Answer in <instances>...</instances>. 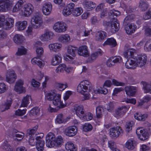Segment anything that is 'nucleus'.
<instances>
[{"instance_id": "nucleus-1", "label": "nucleus", "mask_w": 151, "mask_h": 151, "mask_svg": "<svg viewBox=\"0 0 151 151\" xmlns=\"http://www.w3.org/2000/svg\"><path fill=\"white\" fill-rule=\"evenodd\" d=\"M12 0H0V12H6L10 9L13 5ZM14 19L12 17L4 14L0 15V28L9 29L14 25Z\"/></svg>"}, {"instance_id": "nucleus-2", "label": "nucleus", "mask_w": 151, "mask_h": 151, "mask_svg": "<svg viewBox=\"0 0 151 151\" xmlns=\"http://www.w3.org/2000/svg\"><path fill=\"white\" fill-rule=\"evenodd\" d=\"M147 57L145 54L139 55L134 58L128 60L125 63L126 68L127 69H134L137 67H141L146 63Z\"/></svg>"}, {"instance_id": "nucleus-3", "label": "nucleus", "mask_w": 151, "mask_h": 151, "mask_svg": "<svg viewBox=\"0 0 151 151\" xmlns=\"http://www.w3.org/2000/svg\"><path fill=\"white\" fill-rule=\"evenodd\" d=\"M91 85L90 82L88 81L83 80L81 81L78 85L77 91L83 96L84 100L88 99L91 95L90 92V87Z\"/></svg>"}, {"instance_id": "nucleus-4", "label": "nucleus", "mask_w": 151, "mask_h": 151, "mask_svg": "<svg viewBox=\"0 0 151 151\" xmlns=\"http://www.w3.org/2000/svg\"><path fill=\"white\" fill-rule=\"evenodd\" d=\"M76 48L71 45L67 48V54L64 56V60L70 63L75 64L76 62Z\"/></svg>"}, {"instance_id": "nucleus-5", "label": "nucleus", "mask_w": 151, "mask_h": 151, "mask_svg": "<svg viewBox=\"0 0 151 151\" xmlns=\"http://www.w3.org/2000/svg\"><path fill=\"white\" fill-rule=\"evenodd\" d=\"M103 24L104 26L107 27L109 32L112 34L116 33L119 29V23L116 19L114 18L109 22H104Z\"/></svg>"}, {"instance_id": "nucleus-6", "label": "nucleus", "mask_w": 151, "mask_h": 151, "mask_svg": "<svg viewBox=\"0 0 151 151\" xmlns=\"http://www.w3.org/2000/svg\"><path fill=\"white\" fill-rule=\"evenodd\" d=\"M34 7L30 4H25L22 9L19 12V14L22 16L25 17H29L33 11Z\"/></svg>"}, {"instance_id": "nucleus-7", "label": "nucleus", "mask_w": 151, "mask_h": 151, "mask_svg": "<svg viewBox=\"0 0 151 151\" xmlns=\"http://www.w3.org/2000/svg\"><path fill=\"white\" fill-rule=\"evenodd\" d=\"M66 24L63 22H57L55 23L53 27V30L58 33L65 32L67 29Z\"/></svg>"}, {"instance_id": "nucleus-8", "label": "nucleus", "mask_w": 151, "mask_h": 151, "mask_svg": "<svg viewBox=\"0 0 151 151\" xmlns=\"http://www.w3.org/2000/svg\"><path fill=\"white\" fill-rule=\"evenodd\" d=\"M61 95L58 93L52 101L53 105L59 109L63 108L66 106V104H64L61 100Z\"/></svg>"}, {"instance_id": "nucleus-9", "label": "nucleus", "mask_w": 151, "mask_h": 151, "mask_svg": "<svg viewBox=\"0 0 151 151\" xmlns=\"http://www.w3.org/2000/svg\"><path fill=\"white\" fill-rule=\"evenodd\" d=\"M136 132L138 138L142 141L145 140L149 137L148 133L142 128H138Z\"/></svg>"}, {"instance_id": "nucleus-10", "label": "nucleus", "mask_w": 151, "mask_h": 151, "mask_svg": "<svg viewBox=\"0 0 151 151\" xmlns=\"http://www.w3.org/2000/svg\"><path fill=\"white\" fill-rule=\"evenodd\" d=\"M5 76L6 81L10 83H14L17 78L15 71L11 69H9L7 71Z\"/></svg>"}, {"instance_id": "nucleus-11", "label": "nucleus", "mask_w": 151, "mask_h": 151, "mask_svg": "<svg viewBox=\"0 0 151 151\" xmlns=\"http://www.w3.org/2000/svg\"><path fill=\"white\" fill-rule=\"evenodd\" d=\"M129 108V106H122L118 107L115 111L114 116L117 118L123 116L128 110Z\"/></svg>"}, {"instance_id": "nucleus-12", "label": "nucleus", "mask_w": 151, "mask_h": 151, "mask_svg": "<svg viewBox=\"0 0 151 151\" xmlns=\"http://www.w3.org/2000/svg\"><path fill=\"white\" fill-rule=\"evenodd\" d=\"M55 138V136L54 133L52 132H49L45 138L46 146L49 148L54 147L53 142Z\"/></svg>"}, {"instance_id": "nucleus-13", "label": "nucleus", "mask_w": 151, "mask_h": 151, "mask_svg": "<svg viewBox=\"0 0 151 151\" xmlns=\"http://www.w3.org/2000/svg\"><path fill=\"white\" fill-rule=\"evenodd\" d=\"M42 19L39 15H35L31 19V23L34 28H37L40 27L42 25Z\"/></svg>"}, {"instance_id": "nucleus-14", "label": "nucleus", "mask_w": 151, "mask_h": 151, "mask_svg": "<svg viewBox=\"0 0 151 151\" xmlns=\"http://www.w3.org/2000/svg\"><path fill=\"white\" fill-rule=\"evenodd\" d=\"M78 129L76 127L74 126H70L65 129L64 133L66 135L71 137L75 135Z\"/></svg>"}, {"instance_id": "nucleus-15", "label": "nucleus", "mask_w": 151, "mask_h": 151, "mask_svg": "<svg viewBox=\"0 0 151 151\" xmlns=\"http://www.w3.org/2000/svg\"><path fill=\"white\" fill-rule=\"evenodd\" d=\"M122 132L121 128L119 127L112 128L110 129L109 134L112 138H116L119 137L121 133Z\"/></svg>"}, {"instance_id": "nucleus-16", "label": "nucleus", "mask_w": 151, "mask_h": 151, "mask_svg": "<svg viewBox=\"0 0 151 151\" xmlns=\"http://www.w3.org/2000/svg\"><path fill=\"white\" fill-rule=\"evenodd\" d=\"M83 8L87 11H91L93 10L96 6L95 3L89 0H85L83 2Z\"/></svg>"}, {"instance_id": "nucleus-17", "label": "nucleus", "mask_w": 151, "mask_h": 151, "mask_svg": "<svg viewBox=\"0 0 151 151\" xmlns=\"http://www.w3.org/2000/svg\"><path fill=\"white\" fill-rule=\"evenodd\" d=\"M77 116L81 119L84 115V110L83 106L82 105H75L73 108Z\"/></svg>"}, {"instance_id": "nucleus-18", "label": "nucleus", "mask_w": 151, "mask_h": 151, "mask_svg": "<svg viewBox=\"0 0 151 151\" xmlns=\"http://www.w3.org/2000/svg\"><path fill=\"white\" fill-rule=\"evenodd\" d=\"M24 82L21 79L18 80L16 82L14 88V90L19 93L25 92V88L23 86Z\"/></svg>"}, {"instance_id": "nucleus-19", "label": "nucleus", "mask_w": 151, "mask_h": 151, "mask_svg": "<svg viewBox=\"0 0 151 151\" xmlns=\"http://www.w3.org/2000/svg\"><path fill=\"white\" fill-rule=\"evenodd\" d=\"M77 52L79 55L84 57H87L89 55L88 47L86 45L79 47L77 50Z\"/></svg>"}, {"instance_id": "nucleus-20", "label": "nucleus", "mask_w": 151, "mask_h": 151, "mask_svg": "<svg viewBox=\"0 0 151 151\" xmlns=\"http://www.w3.org/2000/svg\"><path fill=\"white\" fill-rule=\"evenodd\" d=\"M52 6L50 3H46L44 4L42 7V12L45 15L50 14L52 10Z\"/></svg>"}, {"instance_id": "nucleus-21", "label": "nucleus", "mask_w": 151, "mask_h": 151, "mask_svg": "<svg viewBox=\"0 0 151 151\" xmlns=\"http://www.w3.org/2000/svg\"><path fill=\"white\" fill-rule=\"evenodd\" d=\"M48 47L51 52H58L61 50L62 45L58 42L51 43L48 45Z\"/></svg>"}, {"instance_id": "nucleus-22", "label": "nucleus", "mask_w": 151, "mask_h": 151, "mask_svg": "<svg viewBox=\"0 0 151 151\" xmlns=\"http://www.w3.org/2000/svg\"><path fill=\"white\" fill-rule=\"evenodd\" d=\"M137 91L136 87L129 86L125 87V91L126 94L129 96H134Z\"/></svg>"}, {"instance_id": "nucleus-23", "label": "nucleus", "mask_w": 151, "mask_h": 151, "mask_svg": "<svg viewBox=\"0 0 151 151\" xmlns=\"http://www.w3.org/2000/svg\"><path fill=\"white\" fill-rule=\"evenodd\" d=\"M31 61L32 65H37L40 68H42L45 64L44 61L37 57L33 58L31 60Z\"/></svg>"}, {"instance_id": "nucleus-24", "label": "nucleus", "mask_w": 151, "mask_h": 151, "mask_svg": "<svg viewBox=\"0 0 151 151\" xmlns=\"http://www.w3.org/2000/svg\"><path fill=\"white\" fill-rule=\"evenodd\" d=\"M27 25V22L26 21H19L15 23V26L19 31H22L26 29Z\"/></svg>"}, {"instance_id": "nucleus-25", "label": "nucleus", "mask_w": 151, "mask_h": 151, "mask_svg": "<svg viewBox=\"0 0 151 151\" xmlns=\"http://www.w3.org/2000/svg\"><path fill=\"white\" fill-rule=\"evenodd\" d=\"M137 145L136 142L132 139H128L125 143V147L129 150H133L135 148Z\"/></svg>"}, {"instance_id": "nucleus-26", "label": "nucleus", "mask_w": 151, "mask_h": 151, "mask_svg": "<svg viewBox=\"0 0 151 151\" xmlns=\"http://www.w3.org/2000/svg\"><path fill=\"white\" fill-rule=\"evenodd\" d=\"M70 119V116L64 117L63 114H59L57 116L55 122L58 124L65 123Z\"/></svg>"}, {"instance_id": "nucleus-27", "label": "nucleus", "mask_w": 151, "mask_h": 151, "mask_svg": "<svg viewBox=\"0 0 151 151\" xmlns=\"http://www.w3.org/2000/svg\"><path fill=\"white\" fill-rule=\"evenodd\" d=\"M57 94L55 90H51L46 92L45 94V99L50 101H52Z\"/></svg>"}, {"instance_id": "nucleus-28", "label": "nucleus", "mask_w": 151, "mask_h": 151, "mask_svg": "<svg viewBox=\"0 0 151 151\" xmlns=\"http://www.w3.org/2000/svg\"><path fill=\"white\" fill-rule=\"evenodd\" d=\"M106 37V33L104 31H101L97 33L95 37V39L96 41L102 42L105 39Z\"/></svg>"}, {"instance_id": "nucleus-29", "label": "nucleus", "mask_w": 151, "mask_h": 151, "mask_svg": "<svg viewBox=\"0 0 151 151\" xmlns=\"http://www.w3.org/2000/svg\"><path fill=\"white\" fill-rule=\"evenodd\" d=\"M134 118L139 121H145L148 117L147 113L142 114L140 112H137L134 114Z\"/></svg>"}, {"instance_id": "nucleus-30", "label": "nucleus", "mask_w": 151, "mask_h": 151, "mask_svg": "<svg viewBox=\"0 0 151 151\" xmlns=\"http://www.w3.org/2000/svg\"><path fill=\"white\" fill-rule=\"evenodd\" d=\"M62 60V58L60 54H55L52 59V64L54 66L57 65L61 62Z\"/></svg>"}, {"instance_id": "nucleus-31", "label": "nucleus", "mask_w": 151, "mask_h": 151, "mask_svg": "<svg viewBox=\"0 0 151 151\" xmlns=\"http://www.w3.org/2000/svg\"><path fill=\"white\" fill-rule=\"evenodd\" d=\"M136 28L137 26L135 25L131 24L127 25L125 29L127 34L131 35L135 31Z\"/></svg>"}, {"instance_id": "nucleus-32", "label": "nucleus", "mask_w": 151, "mask_h": 151, "mask_svg": "<svg viewBox=\"0 0 151 151\" xmlns=\"http://www.w3.org/2000/svg\"><path fill=\"white\" fill-rule=\"evenodd\" d=\"M117 45L116 40L113 38H108L103 44V46L109 45L111 47H115Z\"/></svg>"}, {"instance_id": "nucleus-33", "label": "nucleus", "mask_w": 151, "mask_h": 151, "mask_svg": "<svg viewBox=\"0 0 151 151\" xmlns=\"http://www.w3.org/2000/svg\"><path fill=\"white\" fill-rule=\"evenodd\" d=\"M65 148L67 151H77L76 146L70 141L67 142L65 144Z\"/></svg>"}, {"instance_id": "nucleus-34", "label": "nucleus", "mask_w": 151, "mask_h": 151, "mask_svg": "<svg viewBox=\"0 0 151 151\" xmlns=\"http://www.w3.org/2000/svg\"><path fill=\"white\" fill-rule=\"evenodd\" d=\"M40 134L41 136L37 137L36 138V139H35L34 137L30 136V138L29 140V144L32 146H34L35 145L36 142L38 141V140L41 139L44 136V134L43 133H40Z\"/></svg>"}, {"instance_id": "nucleus-35", "label": "nucleus", "mask_w": 151, "mask_h": 151, "mask_svg": "<svg viewBox=\"0 0 151 151\" xmlns=\"http://www.w3.org/2000/svg\"><path fill=\"white\" fill-rule=\"evenodd\" d=\"M103 54V52L101 49H99L98 51L94 53H92L89 58L88 61L92 62L93 60H95L99 56Z\"/></svg>"}, {"instance_id": "nucleus-36", "label": "nucleus", "mask_w": 151, "mask_h": 151, "mask_svg": "<svg viewBox=\"0 0 151 151\" xmlns=\"http://www.w3.org/2000/svg\"><path fill=\"white\" fill-rule=\"evenodd\" d=\"M24 3L23 0H20L18 1L13 8L12 9L13 12H17L19 11H20L22 9V8Z\"/></svg>"}, {"instance_id": "nucleus-37", "label": "nucleus", "mask_w": 151, "mask_h": 151, "mask_svg": "<svg viewBox=\"0 0 151 151\" xmlns=\"http://www.w3.org/2000/svg\"><path fill=\"white\" fill-rule=\"evenodd\" d=\"M58 41L63 43H68L70 40V36L68 34L61 35L58 38Z\"/></svg>"}, {"instance_id": "nucleus-38", "label": "nucleus", "mask_w": 151, "mask_h": 151, "mask_svg": "<svg viewBox=\"0 0 151 151\" xmlns=\"http://www.w3.org/2000/svg\"><path fill=\"white\" fill-rule=\"evenodd\" d=\"M143 86V90L145 93H149L151 94V86L145 81H142L141 82Z\"/></svg>"}, {"instance_id": "nucleus-39", "label": "nucleus", "mask_w": 151, "mask_h": 151, "mask_svg": "<svg viewBox=\"0 0 151 151\" xmlns=\"http://www.w3.org/2000/svg\"><path fill=\"white\" fill-rule=\"evenodd\" d=\"M24 40V37L22 35L17 34L14 37V42L17 44L22 43Z\"/></svg>"}, {"instance_id": "nucleus-40", "label": "nucleus", "mask_w": 151, "mask_h": 151, "mask_svg": "<svg viewBox=\"0 0 151 151\" xmlns=\"http://www.w3.org/2000/svg\"><path fill=\"white\" fill-rule=\"evenodd\" d=\"M83 12V9L81 7L76 8L72 12V14L74 17L80 16Z\"/></svg>"}, {"instance_id": "nucleus-41", "label": "nucleus", "mask_w": 151, "mask_h": 151, "mask_svg": "<svg viewBox=\"0 0 151 151\" xmlns=\"http://www.w3.org/2000/svg\"><path fill=\"white\" fill-rule=\"evenodd\" d=\"M149 6L147 2L144 1L143 0H141L139 2V6L140 9L142 11H146Z\"/></svg>"}, {"instance_id": "nucleus-42", "label": "nucleus", "mask_w": 151, "mask_h": 151, "mask_svg": "<svg viewBox=\"0 0 151 151\" xmlns=\"http://www.w3.org/2000/svg\"><path fill=\"white\" fill-rule=\"evenodd\" d=\"M108 93V89L106 88H103L101 87L94 89L92 93L98 94L101 93L106 94Z\"/></svg>"}, {"instance_id": "nucleus-43", "label": "nucleus", "mask_w": 151, "mask_h": 151, "mask_svg": "<svg viewBox=\"0 0 151 151\" xmlns=\"http://www.w3.org/2000/svg\"><path fill=\"white\" fill-rule=\"evenodd\" d=\"M38 140L36 143V147L38 151H42L44 150L45 142L44 140Z\"/></svg>"}, {"instance_id": "nucleus-44", "label": "nucleus", "mask_w": 151, "mask_h": 151, "mask_svg": "<svg viewBox=\"0 0 151 151\" xmlns=\"http://www.w3.org/2000/svg\"><path fill=\"white\" fill-rule=\"evenodd\" d=\"M30 99V96L28 95L24 97L22 99L21 106L24 107L27 106L29 103Z\"/></svg>"}, {"instance_id": "nucleus-45", "label": "nucleus", "mask_w": 151, "mask_h": 151, "mask_svg": "<svg viewBox=\"0 0 151 151\" xmlns=\"http://www.w3.org/2000/svg\"><path fill=\"white\" fill-rule=\"evenodd\" d=\"M54 147L60 146L63 143V139L61 136H58L55 138L54 142Z\"/></svg>"}, {"instance_id": "nucleus-46", "label": "nucleus", "mask_w": 151, "mask_h": 151, "mask_svg": "<svg viewBox=\"0 0 151 151\" xmlns=\"http://www.w3.org/2000/svg\"><path fill=\"white\" fill-rule=\"evenodd\" d=\"M96 116L98 118H101L104 112V109L101 106H98L96 108Z\"/></svg>"}, {"instance_id": "nucleus-47", "label": "nucleus", "mask_w": 151, "mask_h": 151, "mask_svg": "<svg viewBox=\"0 0 151 151\" xmlns=\"http://www.w3.org/2000/svg\"><path fill=\"white\" fill-rule=\"evenodd\" d=\"M66 68V65L64 64H61L59 65L55 69V72L57 73H63L65 71V69Z\"/></svg>"}, {"instance_id": "nucleus-48", "label": "nucleus", "mask_w": 151, "mask_h": 151, "mask_svg": "<svg viewBox=\"0 0 151 151\" xmlns=\"http://www.w3.org/2000/svg\"><path fill=\"white\" fill-rule=\"evenodd\" d=\"M93 118V114L90 112H87L84 114L82 120L84 121H89L92 120Z\"/></svg>"}, {"instance_id": "nucleus-49", "label": "nucleus", "mask_w": 151, "mask_h": 151, "mask_svg": "<svg viewBox=\"0 0 151 151\" xmlns=\"http://www.w3.org/2000/svg\"><path fill=\"white\" fill-rule=\"evenodd\" d=\"M27 52V50L24 47L21 46L18 48L17 52L16 55H22L25 54Z\"/></svg>"}, {"instance_id": "nucleus-50", "label": "nucleus", "mask_w": 151, "mask_h": 151, "mask_svg": "<svg viewBox=\"0 0 151 151\" xmlns=\"http://www.w3.org/2000/svg\"><path fill=\"white\" fill-rule=\"evenodd\" d=\"M1 148L3 150H5L6 151H12L13 150L12 149L11 146L8 144L7 141H5L2 144Z\"/></svg>"}, {"instance_id": "nucleus-51", "label": "nucleus", "mask_w": 151, "mask_h": 151, "mask_svg": "<svg viewBox=\"0 0 151 151\" xmlns=\"http://www.w3.org/2000/svg\"><path fill=\"white\" fill-rule=\"evenodd\" d=\"M93 128L92 125L90 123H85L83 126V130L84 132L91 131Z\"/></svg>"}, {"instance_id": "nucleus-52", "label": "nucleus", "mask_w": 151, "mask_h": 151, "mask_svg": "<svg viewBox=\"0 0 151 151\" xmlns=\"http://www.w3.org/2000/svg\"><path fill=\"white\" fill-rule=\"evenodd\" d=\"M120 14L121 13L119 11L113 9L110 11L109 13V16L111 19H112L113 18L112 17L114 15L117 17L119 16Z\"/></svg>"}, {"instance_id": "nucleus-53", "label": "nucleus", "mask_w": 151, "mask_h": 151, "mask_svg": "<svg viewBox=\"0 0 151 151\" xmlns=\"http://www.w3.org/2000/svg\"><path fill=\"white\" fill-rule=\"evenodd\" d=\"M67 84L62 83H58L56 85V87L59 90L63 91L67 87Z\"/></svg>"}, {"instance_id": "nucleus-54", "label": "nucleus", "mask_w": 151, "mask_h": 151, "mask_svg": "<svg viewBox=\"0 0 151 151\" xmlns=\"http://www.w3.org/2000/svg\"><path fill=\"white\" fill-rule=\"evenodd\" d=\"M45 32L46 35V36L47 39L48 40H50L53 38L54 36V33L49 30H46Z\"/></svg>"}, {"instance_id": "nucleus-55", "label": "nucleus", "mask_w": 151, "mask_h": 151, "mask_svg": "<svg viewBox=\"0 0 151 151\" xmlns=\"http://www.w3.org/2000/svg\"><path fill=\"white\" fill-rule=\"evenodd\" d=\"M106 108L108 111L112 112L114 108V103L113 102H110L106 105Z\"/></svg>"}, {"instance_id": "nucleus-56", "label": "nucleus", "mask_w": 151, "mask_h": 151, "mask_svg": "<svg viewBox=\"0 0 151 151\" xmlns=\"http://www.w3.org/2000/svg\"><path fill=\"white\" fill-rule=\"evenodd\" d=\"M143 18L145 20H148L151 18V7L144 14Z\"/></svg>"}, {"instance_id": "nucleus-57", "label": "nucleus", "mask_w": 151, "mask_h": 151, "mask_svg": "<svg viewBox=\"0 0 151 151\" xmlns=\"http://www.w3.org/2000/svg\"><path fill=\"white\" fill-rule=\"evenodd\" d=\"M32 27L31 26H29L26 31L25 35L29 37L32 36L33 32L32 31Z\"/></svg>"}, {"instance_id": "nucleus-58", "label": "nucleus", "mask_w": 151, "mask_h": 151, "mask_svg": "<svg viewBox=\"0 0 151 151\" xmlns=\"http://www.w3.org/2000/svg\"><path fill=\"white\" fill-rule=\"evenodd\" d=\"M108 146L112 151L116 148V144L113 141L110 140L108 141Z\"/></svg>"}, {"instance_id": "nucleus-59", "label": "nucleus", "mask_w": 151, "mask_h": 151, "mask_svg": "<svg viewBox=\"0 0 151 151\" xmlns=\"http://www.w3.org/2000/svg\"><path fill=\"white\" fill-rule=\"evenodd\" d=\"M144 50L146 51L151 50V39L147 41L145 43L144 46Z\"/></svg>"}, {"instance_id": "nucleus-60", "label": "nucleus", "mask_w": 151, "mask_h": 151, "mask_svg": "<svg viewBox=\"0 0 151 151\" xmlns=\"http://www.w3.org/2000/svg\"><path fill=\"white\" fill-rule=\"evenodd\" d=\"M26 110L27 109H24L22 110L18 109L15 111V114L18 116L23 115L25 114Z\"/></svg>"}, {"instance_id": "nucleus-61", "label": "nucleus", "mask_w": 151, "mask_h": 151, "mask_svg": "<svg viewBox=\"0 0 151 151\" xmlns=\"http://www.w3.org/2000/svg\"><path fill=\"white\" fill-rule=\"evenodd\" d=\"M73 92L70 91H68L65 92L63 96V99L64 101H66L67 100L70 96L73 94Z\"/></svg>"}, {"instance_id": "nucleus-62", "label": "nucleus", "mask_w": 151, "mask_h": 151, "mask_svg": "<svg viewBox=\"0 0 151 151\" xmlns=\"http://www.w3.org/2000/svg\"><path fill=\"white\" fill-rule=\"evenodd\" d=\"M112 84L115 86H124L125 85V83L123 82H119L117 80L113 79L112 80Z\"/></svg>"}, {"instance_id": "nucleus-63", "label": "nucleus", "mask_w": 151, "mask_h": 151, "mask_svg": "<svg viewBox=\"0 0 151 151\" xmlns=\"http://www.w3.org/2000/svg\"><path fill=\"white\" fill-rule=\"evenodd\" d=\"M40 109L38 107H35L33 108L31 111V113L33 115H37L39 114Z\"/></svg>"}, {"instance_id": "nucleus-64", "label": "nucleus", "mask_w": 151, "mask_h": 151, "mask_svg": "<svg viewBox=\"0 0 151 151\" xmlns=\"http://www.w3.org/2000/svg\"><path fill=\"white\" fill-rule=\"evenodd\" d=\"M59 109L56 108H54L52 107V106L49 105L47 108V111L49 113H52L57 112Z\"/></svg>"}]
</instances>
